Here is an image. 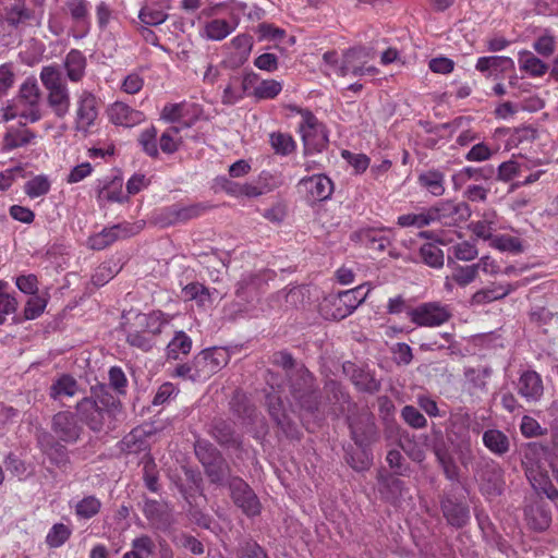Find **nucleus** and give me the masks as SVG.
Listing matches in <instances>:
<instances>
[{
    "mask_svg": "<svg viewBox=\"0 0 558 558\" xmlns=\"http://www.w3.org/2000/svg\"><path fill=\"white\" fill-rule=\"evenodd\" d=\"M274 363L286 371L289 383L281 386L277 384L275 375L269 374L267 383L271 391L266 395L268 411L282 432L288 437L295 438L299 435V430L288 415L282 396L287 398L286 387H288L294 405L300 409L301 415H314L320 410L315 378L304 365L296 364L288 352L276 353L274 355Z\"/></svg>",
    "mask_w": 558,
    "mask_h": 558,
    "instance_id": "f257e3e1",
    "label": "nucleus"
},
{
    "mask_svg": "<svg viewBox=\"0 0 558 558\" xmlns=\"http://www.w3.org/2000/svg\"><path fill=\"white\" fill-rule=\"evenodd\" d=\"M76 415L90 430L99 433L113 428V421L121 412L120 401L105 386L92 388V395L75 405Z\"/></svg>",
    "mask_w": 558,
    "mask_h": 558,
    "instance_id": "f03ea898",
    "label": "nucleus"
},
{
    "mask_svg": "<svg viewBox=\"0 0 558 558\" xmlns=\"http://www.w3.org/2000/svg\"><path fill=\"white\" fill-rule=\"evenodd\" d=\"M2 119L11 121L22 118L26 122L35 123L43 118L41 90L35 76L26 77L19 87L16 102H8L1 109Z\"/></svg>",
    "mask_w": 558,
    "mask_h": 558,
    "instance_id": "7ed1b4c3",
    "label": "nucleus"
},
{
    "mask_svg": "<svg viewBox=\"0 0 558 558\" xmlns=\"http://www.w3.org/2000/svg\"><path fill=\"white\" fill-rule=\"evenodd\" d=\"M169 324V318L160 311L148 314L140 313L126 332V342L142 351H149L156 345L157 337Z\"/></svg>",
    "mask_w": 558,
    "mask_h": 558,
    "instance_id": "20e7f679",
    "label": "nucleus"
},
{
    "mask_svg": "<svg viewBox=\"0 0 558 558\" xmlns=\"http://www.w3.org/2000/svg\"><path fill=\"white\" fill-rule=\"evenodd\" d=\"M47 92V102L58 118H64L70 110L71 97L66 82L57 64L45 65L39 73Z\"/></svg>",
    "mask_w": 558,
    "mask_h": 558,
    "instance_id": "39448f33",
    "label": "nucleus"
},
{
    "mask_svg": "<svg viewBox=\"0 0 558 558\" xmlns=\"http://www.w3.org/2000/svg\"><path fill=\"white\" fill-rule=\"evenodd\" d=\"M545 454L543 447L532 444L525 449L522 459V465L525 475L532 487L537 493H543L550 500L558 498V490L551 484L545 469V461L542 457Z\"/></svg>",
    "mask_w": 558,
    "mask_h": 558,
    "instance_id": "423d86ee",
    "label": "nucleus"
},
{
    "mask_svg": "<svg viewBox=\"0 0 558 558\" xmlns=\"http://www.w3.org/2000/svg\"><path fill=\"white\" fill-rule=\"evenodd\" d=\"M408 317L418 327L436 328L451 319L452 310L450 305L438 301L425 302L410 308Z\"/></svg>",
    "mask_w": 558,
    "mask_h": 558,
    "instance_id": "0eeeda50",
    "label": "nucleus"
},
{
    "mask_svg": "<svg viewBox=\"0 0 558 558\" xmlns=\"http://www.w3.org/2000/svg\"><path fill=\"white\" fill-rule=\"evenodd\" d=\"M305 154H315L323 151L328 144L326 128L308 110L301 111V121L299 123Z\"/></svg>",
    "mask_w": 558,
    "mask_h": 558,
    "instance_id": "6e6552de",
    "label": "nucleus"
},
{
    "mask_svg": "<svg viewBox=\"0 0 558 558\" xmlns=\"http://www.w3.org/2000/svg\"><path fill=\"white\" fill-rule=\"evenodd\" d=\"M371 51L364 47L348 49L343 52L341 64L338 68L339 76H375L379 70L374 65H367L371 60Z\"/></svg>",
    "mask_w": 558,
    "mask_h": 558,
    "instance_id": "1a4fd4ad",
    "label": "nucleus"
},
{
    "mask_svg": "<svg viewBox=\"0 0 558 558\" xmlns=\"http://www.w3.org/2000/svg\"><path fill=\"white\" fill-rule=\"evenodd\" d=\"M98 99L87 89H82L76 96L74 130L86 136L95 126L98 118Z\"/></svg>",
    "mask_w": 558,
    "mask_h": 558,
    "instance_id": "9d476101",
    "label": "nucleus"
},
{
    "mask_svg": "<svg viewBox=\"0 0 558 558\" xmlns=\"http://www.w3.org/2000/svg\"><path fill=\"white\" fill-rule=\"evenodd\" d=\"M229 353L223 348H210L199 352L195 357L194 377L204 381L228 364Z\"/></svg>",
    "mask_w": 558,
    "mask_h": 558,
    "instance_id": "9b49d317",
    "label": "nucleus"
},
{
    "mask_svg": "<svg viewBox=\"0 0 558 558\" xmlns=\"http://www.w3.org/2000/svg\"><path fill=\"white\" fill-rule=\"evenodd\" d=\"M141 230V226L136 223L122 222L102 229L100 232L93 234L87 240V245L92 250H104L114 243L117 240L130 238Z\"/></svg>",
    "mask_w": 558,
    "mask_h": 558,
    "instance_id": "f8f14e48",
    "label": "nucleus"
},
{
    "mask_svg": "<svg viewBox=\"0 0 558 558\" xmlns=\"http://www.w3.org/2000/svg\"><path fill=\"white\" fill-rule=\"evenodd\" d=\"M1 19L3 23L13 29L39 25L41 22L37 14L31 10L26 0H14L12 3L4 5Z\"/></svg>",
    "mask_w": 558,
    "mask_h": 558,
    "instance_id": "ddd939ff",
    "label": "nucleus"
},
{
    "mask_svg": "<svg viewBox=\"0 0 558 558\" xmlns=\"http://www.w3.org/2000/svg\"><path fill=\"white\" fill-rule=\"evenodd\" d=\"M434 221L445 226H458L471 217V208L465 202L441 201L432 206Z\"/></svg>",
    "mask_w": 558,
    "mask_h": 558,
    "instance_id": "4468645a",
    "label": "nucleus"
},
{
    "mask_svg": "<svg viewBox=\"0 0 558 558\" xmlns=\"http://www.w3.org/2000/svg\"><path fill=\"white\" fill-rule=\"evenodd\" d=\"M233 502L250 515H256L260 512V504L257 496L250 486L240 477L233 476L228 480Z\"/></svg>",
    "mask_w": 558,
    "mask_h": 558,
    "instance_id": "2eb2a0df",
    "label": "nucleus"
},
{
    "mask_svg": "<svg viewBox=\"0 0 558 558\" xmlns=\"http://www.w3.org/2000/svg\"><path fill=\"white\" fill-rule=\"evenodd\" d=\"M76 416L70 411H60L52 416L51 430L59 440L74 444L80 439L83 427Z\"/></svg>",
    "mask_w": 558,
    "mask_h": 558,
    "instance_id": "dca6fc26",
    "label": "nucleus"
},
{
    "mask_svg": "<svg viewBox=\"0 0 558 558\" xmlns=\"http://www.w3.org/2000/svg\"><path fill=\"white\" fill-rule=\"evenodd\" d=\"M298 187L311 203L326 201L333 192V183L325 174H314L303 178L300 180Z\"/></svg>",
    "mask_w": 558,
    "mask_h": 558,
    "instance_id": "f3484780",
    "label": "nucleus"
},
{
    "mask_svg": "<svg viewBox=\"0 0 558 558\" xmlns=\"http://www.w3.org/2000/svg\"><path fill=\"white\" fill-rule=\"evenodd\" d=\"M64 10L70 15L75 31L78 32L74 37H85L92 26L90 2L88 0H65Z\"/></svg>",
    "mask_w": 558,
    "mask_h": 558,
    "instance_id": "a211bd4d",
    "label": "nucleus"
},
{
    "mask_svg": "<svg viewBox=\"0 0 558 558\" xmlns=\"http://www.w3.org/2000/svg\"><path fill=\"white\" fill-rule=\"evenodd\" d=\"M368 291H364V287L360 286L352 290L340 292L330 303L336 307L331 313L332 319H343L351 315L353 311L364 302Z\"/></svg>",
    "mask_w": 558,
    "mask_h": 558,
    "instance_id": "6ab92c4d",
    "label": "nucleus"
},
{
    "mask_svg": "<svg viewBox=\"0 0 558 558\" xmlns=\"http://www.w3.org/2000/svg\"><path fill=\"white\" fill-rule=\"evenodd\" d=\"M480 488L488 498L499 496L504 490V471L495 462H488L480 473Z\"/></svg>",
    "mask_w": 558,
    "mask_h": 558,
    "instance_id": "aec40b11",
    "label": "nucleus"
},
{
    "mask_svg": "<svg viewBox=\"0 0 558 558\" xmlns=\"http://www.w3.org/2000/svg\"><path fill=\"white\" fill-rule=\"evenodd\" d=\"M349 426L353 440L361 447L367 446L375 437L374 417L366 411L357 418L350 417Z\"/></svg>",
    "mask_w": 558,
    "mask_h": 558,
    "instance_id": "412c9836",
    "label": "nucleus"
},
{
    "mask_svg": "<svg viewBox=\"0 0 558 558\" xmlns=\"http://www.w3.org/2000/svg\"><path fill=\"white\" fill-rule=\"evenodd\" d=\"M110 121L116 125L132 128L145 120L142 111L135 110L122 101H116L108 109Z\"/></svg>",
    "mask_w": 558,
    "mask_h": 558,
    "instance_id": "4be33fe9",
    "label": "nucleus"
},
{
    "mask_svg": "<svg viewBox=\"0 0 558 558\" xmlns=\"http://www.w3.org/2000/svg\"><path fill=\"white\" fill-rule=\"evenodd\" d=\"M475 69L486 77H499V75L514 69V62L506 56H487L477 59Z\"/></svg>",
    "mask_w": 558,
    "mask_h": 558,
    "instance_id": "5701e85b",
    "label": "nucleus"
},
{
    "mask_svg": "<svg viewBox=\"0 0 558 558\" xmlns=\"http://www.w3.org/2000/svg\"><path fill=\"white\" fill-rule=\"evenodd\" d=\"M529 282L527 279L521 283H506L497 284L490 288H484L476 291L471 298L472 305H484L496 300H500L509 295L511 292L517 290L520 286H524Z\"/></svg>",
    "mask_w": 558,
    "mask_h": 558,
    "instance_id": "b1692460",
    "label": "nucleus"
},
{
    "mask_svg": "<svg viewBox=\"0 0 558 558\" xmlns=\"http://www.w3.org/2000/svg\"><path fill=\"white\" fill-rule=\"evenodd\" d=\"M494 175V168L492 166L488 167H464L458 172H456L451 180L453 190L459 191L470 181H474L475 183H482L483 181H488Z\"/></svg>",
    "mask_w": 558,
    "mask_h": 558,
    "instance_id": "393cba45",
    "label": "nucleus"
},
{
    "mask_svg": "<svg viewBox=\"0 0 558 558\" xmlns=\"http://www.w3.org/2000/svg\"><path fill=\"white\" fill-rule=\"evenodd\" d=\"M544 391L541 376L534 371L522 373L518 381V392L527 401L538 400Z\"/></svg>",
    "mask_w": 558,
    "mask_h": 558,
    "instance_id": "a878e982",
    "label": "nucleus"
},
{
    "mask_svg": "<svg viewBox=\"0 0 558 558\" xmlns=\"http://www.w3.org/2000/svg\"><path fill=\"white\" fill-rule=\"evenodd\" d=\"M86 57L77 49H71L63 60L66 77L72 83H78L83 80L86 73Z\"/></svg>",
    "mask_w": 558,
    "mask_h": 558,
    "instance_id": "bb28decb",
    "label": "nucleus"
},
{
    "mask_svg": "<svg viewBox=\"0 0 558 558\" xmlns=\"http://www.w3.org/2000/svg\"><path fill=\"white\" fill-rule=\"evenodd\" d=\"M356 236L364 246L377 252L385 251L391 243L388 232L383 229H362Z\"/></svg>",
    "mask_w": 558,
    "mask_h": 558,
    "instance_id": "cd10ccee",
    "label": "nucleus"
},
{
    "mask_svg": "<svg viewBox=\"0 0 558 558\" xmlns=\"http://www.w3.org/2000/svg\"><path fill=\"white\" fill-rule=\"evenodd\" d=\"M238 26L235 17L231 21L213 19L205 23L202 35L209 40H222L228 37Z\"/></svg>",
    "mask_w": 558,
    "mask_h": 558,
    "instance_id": "c85d7f7f",
    "label": "nucleus"
},
{
    "mask_svg": "<svg viewBox=\"0 0 558 558\" xmlns=\"http://www.w3.org/2000/svg\"><path fill=\"white\" fill-rule=\"evenodd\" d=\"M441 510L448 523L452 526L460 527L470 518L469 508L464 504L457 502L451 498H446L441 501Z\"/></svg>",
    "mask_w": 558,
    "mask_h": 558,
    "instance_id": "c756f323",
    "label": "nucleus"
},
{
    "mask_svg": "<svg viewBox=\"0 0 558 558\" xmlns=\"http://www.w3.org/2000/svg\"><path fill=\"white\" fill-rule=\"evenodd\" d=\"M433 222L435 221L432 207L400 215L397 219V225L401 228L422 229L430 226Z\"/></svg>",
    "mask_w": 558,
    "mask_h": 558,
    "instance_id": "7c9ffc66",
    "label": "nucleus"
},
{
    "mask_svg": "<svg viewBox=\"0 0 558 558\" xmlns=\"http://www.w3.org/2000/svg\"><path fill=\"white\" fill-rule=\"evenodd\" d=\"M484 446L496 456H504L510 449V440L506 434L499 429H487L483 434Z\"/></svg>",
    "mask_w": 558,
    "mask_h": 558,
    "instance_id": "2f4dec72",
    "label": "nucleus"
},
{
    "mask_svg": "<svg viewBox=\"0 0 558 558\" xmlns=\"http://www.w3.org/2000/svg\"><path fill=\"white\" fill-rule=\"evenodd\" d=\"M489 376L490 369L487 367L465 368L464 377L468 390L471 393L486 391L487 379L489 378Z\"/></svg>",
    "mask_w": 558,
    "mask_h": 558,
    "instance_id": "473e14b6",
    "label": "nucleus"
},
{
    "mask_svg": "<svg viewBox=\"0 0 558 558\" xmlns=\"http://www.w3.org/2000/svg\"><path fill=\"white\" fill-rule=\"evenodd\" d=\"M35 137L36 134L28 129L11 128L3 137V147L7 150H13L28 145L33 140H35Z\"/></svg>",
    "mask_w": 558,
    "mask_h": 558,
    "instance_id": "72a5a7b5",
    "label": "nucleus"
},
{
    "mask_svg": "<svg viewBox=\"0 0 558 558\" xmlns=\"http://www.w3.org/2000/svg\"><path fill=\"white\" fill-rule=\"evenodd\" d=\"M519 66L521 71L527 73L532 77H541L549 69V66L545 62H543L531 51L520 52Z\"/></svg>",
    "mask_w": 558,
    "mask_h": 558,
    "instance_id": "f704fd0d",
    "label": "nucleus"
},
{
    "mask_svg": "<svg viewBox=\"0 0 558 558\" xmlns=\"http://www.w3.org/2000/svg\"><path fill=\"white\" fill-rule=\"evenodd\" d=\"M417 182L434 196H441L445 193V175L438 170H428L421 173Z\"/></svg>",
    "mask_w": 558,
    "mask_h": 558,
    "instance_id": "c9c22d12",
    "label": "nucleus"
},
{
    "mask_svg": "<svg viewBox=\"0 0 558 558\" xmlns=\"http://www.w3.org/2000/svg\"><path fill=\"white\" fill-rule=\"evenodd\" d=\"M78 391L77 381L70 375H62L50 387L49 396L53 400L74 397Z\"/></svg>",
    "mask_w": 558,
    "mask_h": 558,
    "instance_id": "e433bc0d",
    "label": "nucleus"
},
{
    "mask_svg": "<svg viewBox=\"0 0 558 558\" xmlns=\"http://www.w3.org/2000/svg\"><path fill=\"white\" fill-rule=\"evenodd\" d=\"M325 389L328 393V399L333 407L328 410L324 409L323 412L332 413L335 415H337L338 412H343L344 404L349 403V396L343 391L341 385L331 380L326 384Z\"/></svg>",
    "mask_w": 558,
    "mask_h": 558,
    "instance_id": "4c0bfd02",
    "label": "nucleus"
},
{
    "mask_svg": "<svg viewBox=\"0 0 558 558\" xmlns=\"http://www.w3.org/2000/svg\"><path fill=\"white\" fill-rule=\"evenodd\" d=\"M448 267L451 270V279L454 280L456 284L461 288H465L477 277L476 268L473 266V264L462 266L448 257Z\"/></svg>",
    "mask_w": 558,
    "mask_h": 558,
    "instance_id": "58836bf2",
    "label": "nucleus"
},
{
    "mask_svg": "<svg viewBox=\"0 0 558 558\" xmlns=\"http://www.w3.org/2000/svg\"><path fill=\"white\" fill-rule=\"evenodd\" d=\"M208 206L202 203H194L186 206L173 205L170 208L172 222H185L202 216Z\"/></svg>",
    "mask_w": 558,
    "mask_h": 558,
    "instance_id": "ea45409f",
    "label": "nucleus"
},
{
    "mask_svg": "<svg viewBox=\"0 0 558 558\" xmlns=\"http://www.w3.org/2000/svg\"><path fill=\"white\" fill-rule=\"evenodd\" d=\"M420 258L428 267L440 269L445 264L442 250L434 243H425L420 247Z\"/></svg>",
    "mask_w": 558,
    "mask_h": 558,
    "instance_id": "a19ab883",
    "label": "nucleus"
},
{
    "mask_svg": "<svg viewBox=\"0 0 558 558\" xmlns=\"http://www.w3.org/2000/svg\"><path fill=\"white\" fill-rule=\"evenodd\" d=\"M99 201H107L110 203H122L128 199L123 194V181L120 178H114L107 182L98 193Z\"/></svg>",
    "mask_w": 558,
    "mask_h": 558,
    "instance_id": "79ce46f5",
    "label": "nucleus"
},
{
    "mask_svg": "<svg viewBox=\"0 0 558 558\" xmlns=\"http://www.w3.org/2000/svg\"><path fill=\"white\" fill-rule=\"evenodd\" d=\"M40 446L44 453L48 457L51 463L58 468H63L69 462L66 448L59 442L51 440L50 442H44L40 440Z\"/></svg>",
    "mask_w": 558,
    "mask_h": 558,
    "instance_id": "37998d69",
    "label": "nucleus"
},
{
    "mask_svg": "<svg viewBox=\"0 0 558 558\" xmlns=\"http://www.w3.org/2000/svg\"><path fill=\"white\" fill-rule=\"evenodd\" d=\"M192 348L191 338L183 331H178L173 339L168 343L167 356L168 359L177 360L179 355L187 354Z\"/></svg>",
    "mask_w": 558,
    "mask_h": 558,
    "instance_id": "c03bdc74",
    "label": "nucleus"
},
{
    "mask_svg": "<svg viewBox=\"0 0 558 558\" xmlns=\"http://www.w3.org/2000/svg\"><path fill=\"white\" fill-rule=\"evenodd\" d=\"M100 509L101 501L93 495L84 497L77 501L74 507L76 517L85 520H88L98 514Z\"/></svg>",
    "mask_w": 558,
    "mask_h": 558,
    "instance_id": "a18cd8bd",
    "label": "nucleus"
},
{
    "mask_svg": "<svg viewBox=\"0 0 558 558\" xmlns=\"http://www.w3.org/2000/svg\"><path fill=\"white\" fill-rule=\"evenodd\" d=\"M270 145L276 154L288 156L295 150L296 144L290 134L275 132L270 134Z\"/></svg>",
    "mask_w": 558,
    "mask_h": 558,
    "instance_id": "49530a36",
    "label": "nucleus"
},
{
    "mask_svg": "<svg viewBox=\"0 0 558 558\" xmlns=\"http://www.w3.org/2000/svg\"><path fill=\"white\" fill-rule=\"evenodd\" d=\"M51 183L47 175L39 174L24 184V192L31 198H37L49 193Z\"/></svg>",
    "mask_w": 558,
    "mask_h": 558,
    "instance_id": "de8ad7c7",
    "label": "nucleus"
},
{
    "mask_svg": "<svg viewBox=\"0 0 558 558\" xmlns=\"http://www.w3.org/2000/svg\"><path fill=\"white\" fill-rule=\"evenodd\" d=\"M157 136L158 133L155 126H149L143 130L138 136V144L142 149L153 158H157L159 155Z\"/></svg>",
    "mask_w": 558,
    "mask_h": 558,
    "instance_id": "09e8293b",
    "label": "nucleus"
},
{
    "mask_svg": "<svg viewBox=\"0 0 558 558\" xmlns=\"http://www.w3.org/2000/svg\"><path fill=\"white\" fill-rule=\"evenodd\" d=\"M72 530L63 523H56L46 535V544L50 548L61 547L71 536Z\"/></svg>",
    "mask_w": 558,
    "mask_h": 558,
    "instance_id": "8fccbe9b",
    "label": "nucleus"
},
{
    "mask_svg": "<svg viewBox=\"0 0 558 558\" xmlns=\"http://www.w3.org/2000/svg\"><path fill=\"white\" fill-rule=\"evenodd\" d=\"M179 132V128L170 126L160 135L158 143L162 153L171 155L179 149L181 144Z\"/></svg>",
    "mask_w": 558,
    "mask_h": 558,
    "instance_id": "3c124183",
    "label": "nucleus"
},
{
    "mask_svg": "<svg viewBox=\"0 0 558 558\" xmlns=\"http://www.w3.org/2000/svg\"><path fill=\"white\" fill-rule=\"evenodd\" d=\"M490 246L501 251L518 254L523 252V245L519 238L508 234H500L492 239Z\"/></svg>",
    "mask_w": 558,
    "mask_h": 558,
    "instance_id": "603ef678",
    "label": "nucleus"
},
{
    "mask_svg": "<svg viewBox=\"0 0 558 558\" xmlns=\"http://www.w3.org/2000/svg\"><path fill=\"white\" fill-rule=\"evenodd\" d=\"M213 436L221 445L234 446L239 444L231 425L225 421H218L214 424Z\"/></svg>",
    "mask_w": 558,
    "mask_h": 558,
    "instance_id": "864d4df0",
    "label": "nucleus"
},
{
    "mask_svg": "<svg viewBox=\"0 0 558 558\" xmlns=\"http://www.w3.org/2000/svg\"><path fill=\"white\" fill-rule=\"evenodd\" d=\"M206 475L210 482L217 485H225L229 476V465L226 460L221 457L216 460L211 465L205 469Z\"/></svg>",
    "mask_w": 558,
    "mask_h": 558,
    "instance_id": "5fc2aeb1",
    "label": "nucleus"
},
{
    "mask_svg": "<svg viewBox=\"0 0 558 558\" xmlns=\"http://www.w3.org/2000/svg\"><path fill=\"white\" fill-rule=\"evenodd\" d=\"M195 453L205 469L222 457L211 444L206 441L196 442Z\"/></svg>",
    "mask_w": 558,
    "mask_h": 558,
    "instance_id": "6e6d98bb",
    "label": "nucleus"
},
{
    "mask_svg": "<svg viewBox=\"0 0 558 558\" xmlns=\"http://www.w3.org/2000/svg\"><path fill=\"white\" fill-rule=\"evenodd\" d=\"M245 96L246 94L244 90H242L240 77H232L223 89L222 104L229 106L234 105L242 100Z\"/></svg>",
    "mask_w": 558,
    "mask_h": 558,
    "instance_id": "4d7b16f0",
    "label": "nucleus"
},
{
    "mask_svg": "<svg viewBox=\"0 0 558 558\" xmlns=\"http://www.w3.org/2000/svg\"><path fill=\"white\" fill-rule=\"evenodd\" d=\"M167 13L153 5H146L140 11L138 17L141 22L148 26H157L167 20Z\"/></svg>",
    "mask_w": 558,
    "mask_h": 558,
    "instance_id": "13d9d810",
    "label": "nucleus"
},
{
    "mask_svg": "<svg viewBox=\"0 0 558 558\" xmlns=\"http://www.w3.org/2000/svg\"><path fill=\"white\" fill-rule=\"evenodd\" d=\"M282 90V84L276 80H262L258 87L255 89V98L257 99H272L277 97Z\"/></svg>",
    "mask_w": 558,
    "mask_h": 558,
    "instance_id": "bf43d9fd",
    "label": "nucleus"
},
{
    "mask_svg": "<svg viewBox=\"0 0 558 558\" xmlns=\"http://www.w3.org/2000/svg\"><path fill=\"white\" fill-rule=\"evenodd\" d=\"M471 417L468 413L456 415L452 418V433L457 434L461 445L470 446L469 425Z\"/></svg>",
    "mask_w": 558,
    "mask_h": 558,
    "instance_id": "052dcab7",
    "label": "nucleus"
},
{
    "mask_svg": "<svg viewBox=\"0 0 558 558\" xmlns=\"http://www.w3.org/2000/svg\"><path fill=\"white\" fill-rule=\"evenodd\" d=\"M46 306L47 299L38 294L32 295L25 304L24 318L27 320L36 319L44 313Z\"/></svg>",
    "mask_w": 558,
    "mask_h": 558,
    "instance_id": "680f3d73",
    "label": "nucleus"
},
{
    "mask_svg": "<svg viewBox=\"0 0 558 558\" xmlns=\"http://www.w3.org/2000/svg\"><path fill=\"white\" fill-rule=\"evenodd\" d=\"M8 282L0 280V312L5 315L14 314L19 308L16 298L8 292Z\"/></svg>",
    "mask_w": 558,
    "mask_h": 558,
    "instance_id": "e2e57ef3",
    "label": "nucleus"
},
{
    "mask_svg": "<svg viewBox=\"0 0 558 558\" xmlns=\"http://www.w3.org/2000/svg\"><path fill=\"white\" fill-rule=\"evenodd\" d=\"M353 384L362 391L375 392L379 389V383L368 373L354 369L352 374Z\"/></svg>",
    "mask_w": 558,
    "mask_h": 558,
    "instance_id": "0e129e2a",
    "label": "nucleus"
},
{
    "mask_svg": "<svg viewBox=\"0 0 558 558\" xmlns=\"http://www.w3.org/2000/svg\"><path fill=\"white\" fill-rule=\"evenodd\" d=\"M495 153V149L489 147L486 143L481 142L471 147L465 155V159L471 162H482L489 160Z\"/></svg>",
    "mask_w": 558,
    "mask_h": 558,
    "instance_id": "69168bd1",
    "label": "nucleus"
},
{
    "mask_svg": "<svg viewBox=\"0 0 558 558\" xmlns=\"http://www.w3.org/2000/svg\"><path fill=\"white\" fill-rule=\"evenodd\" d=\"M183 296L187 300H196L199 304H205L209 299L208 289L199 282H192L182 290Z\"/></svg>",
    "mask_w": 558,
    "mask_h": 558,
    "instance_id": "338daca9",
    "label": "nucleus"
},
{
    "mask_svg": "<svg viewBox=\"0 0 558 558\" xmlns=\"http://www.w3.org/2000/svg\"><path fill=\"white\" fill-rule=\"evenodd\" d=\"M451 250L454 258L462 262H471L478 255L476 246L468 241L453 245Z\"/></svg>",
    "mask_w": 558,
    "mask_h": 558,
    "instance_id": "774afa93",
    "label": "nucleus"
}]
</instances>
